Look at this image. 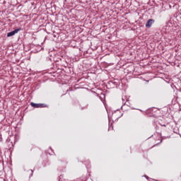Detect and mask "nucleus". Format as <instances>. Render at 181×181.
<instances>
[{
    "label": "nucleus",
    "mask_w": 181,
    "mask_h": 181,
    "mask_svg": "<svg viewBox=\"0 0 181 181\" xmlns=\"http://www.w3.org/2000/svg\"><path fill=\"white\" fill-rule=\"evenodd\" d=\"M122 115H123V114H122L120 117H122Z\"/></svg>",
    "instance_id": "8"
},
{
    "label": "nucleus",
    "mask_w": 181,
    "mask_h": 181,
    "mask_svg": "<svg viewBox=\"0 0 181 181\" xmlns=\"http://www.w3.org/2000/svg\"><path fill=\"white\" fill-rule=\"evenodd\" d=\"M31 107H33L34 108H43V107H46V105L42 104V103H35L32 102L30 103Z\"/></svg>",
    "instance_id": "2"
},
{
    "label": "nucleus",
    "mask_w": 181,
    "mask_h": 181,
    "mask_svg": "<svg viewBox=\"0 0 181 181\" xmlns=\"http://www.w3.org/2000/svg\"><path fill=\"white\" fill-rule=\"evenodd\" d=\"M22 30V28H17L10 33H7V37H11V36H14V35H16L18 32H21Z\"/></svg>",
    "instance_id": "1"
},
{
    "label": "nucleus",
    "mask_w": 181,
    "mask_h": 181,
    "mask_svg": "<svg viewBox=\"0 0 181 181\" xmlns=\"http://www.w3.org/2000/svg\"><path fill=\"white\" fill-rule=\"evenodd\" d=\"M161 126H162V127H166V125H165V124H161Z\"/></svg>",
    "instance_id": "6"
},
{
    "label": "nucleus",
    "mask_w": 181,
    "mask_h": 181,
    "mask_svg": "<svg viewBox=\"0 0 181 181\" xmlns=\"http://www.w3.org/2000/svg\"><path fill=\"white\" fill-rule=\"evenodd\" d=\"M31 170V176H33V170Z\"/></svg>",
    "instance_id": "5"
},
{
    "label": "nucleus",
    "mask_w": 181,
    "mask_h": 181,
    "mask_svg": "<svg viewBox=\"0 0 181 181\" xmlns=\"http://www.w3.org/2000/svg\"><path fill=\"white\" fill-rule=\"evenodd\" d=\"M122 100L123 101L124 105H125V103H127V101H128V98H127L125 96H124L122 98Z\"/></svg>",
    "instance_id": "4"
},
{
    "label": "nucleus",
    "mask_w": 181,
    "mask_h": 181,
    "mask_svg": "<svg viewBox=\"0 0 181 181\" xmlns=\"http://www.w3.org/2000/svg\"><path fill=\"white\" fill-rule=\"evenodd\" d=\"M155 23V20L150 18L146 23V28H151L152 25Z\"/></svg>",
    "instance_id": "3"
},
{
    "label": "nucleus",
    "mask_w": 181,
    "mask_h": 181,
    "mask_svg": "<svg viewBox=\"0 0 181 181\" xmlns=\"http://www.w3.org/2000/svg\"><path fill=\"white\" fill-rule=\"evenodd\" d=\"M144 177H146V179H148V177L146 175H144Z\"/></svg>",
    "instance_id": "7"
}]
</instances>
